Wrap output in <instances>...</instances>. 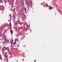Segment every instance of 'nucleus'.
<instances>
[{"instance_id": "obj_8", "label": "nucleus", "mask_w": 62, "mask_h": 62, "mask_svg": "<svg viewBox=\"0 0 62 62\" xmlns=\"http://www.w3.org/2000/svg\"><path fill=\"white\" fill-rule=\"evenodd\" d=\"M11 41L12 42H13V40H12Z\"/></svg>"}, {"instance_id": "obj_19", "label": "nucleus", "mask_w": 62, "mask_h": 62, "mask_svg": "<svg viewBox=\"0 0 62 62\" xmlns=\"http://www.w3.org/2000/svg\"><path fill=\"white\" fill-rule=\"evenodd\" d=\"M8 1L9 2H10V1Z\"/></svg>"}, {"instance_id": "obj_13", "label": "nucleus", "mask_w": 62, "mask_h": 62, "mask_svg": "<svg viewBox=\"0 0 62 62\" xmlns=\"http://www.w3.org/2000/svg\"><path fill=\"white\" fill-rule=\"evenodd\" d=\"M22 11H23V10H22Z\"/></svg>"}, {"instance_id": "obj_9", "label": "nucleus", "mask_w": 62, "mask_h": 62, "mask_svg": "<svg viewBox=\"0 0 62 62\" xmlns=\"http://www.w3.org/2000/svg\"><path fill=\"white\" fill-rule=\"evenodd\" d=\"M10 26H11V24H10Z\"/></svg>"}, {"instance_id": "obj_4", "label": "nucleus", "mask_w": 62, "mask_h": 62, "mask_svg": "<svg viewBox=\"0 0 62 62\" xmlns=\"http://www.w3.org/2000/svg\"><path fill=\"white\" fill-rule=\"evenodd\" d=\"M4 39H6V37H4Z\"/></svg>"}, {"instance_id": "obj_2", "label": "nucleus", "mask_w": 62, "mask_h": 62, "mask_svg": "<svg viewBox=\"0 0 62 62\" xmlns=\"http://www.w3.org/2000/svg\"><path fill=\"white\" fill-rule=\"evenodd\" d=\"M10 32L12 34H13V31L12 30H10Z\"/></svg>"}, {"instance_id": "obj_3", "label": "nucleus", "mask_w": 62, "mask_h": 62, "mask_svg": "<svg viewBox=\"0 0 62 62\" xmlns=\"http://www.w3.org/2000/svg\"><path fill=\"white\" fill-rule=\"evenodd\" d=\"M24 11H26V9L25 8H24Z\"/></svg>"}, {"instance_id": "obj_11", "label": "nucleus", "mask_w": 62, "mask_h": 62, "mask_svg": "<svg viewBox=\"0 0 62 62\" xmlns=\"http://www.w3.org/2000/svg\"><path fill=\"white\" fill-rule=\"evenodd\" d=\"M11 18H12V17H11V16H10V19H11Z\"/></svg>"}, {"instance_id": "obj_15", "label": "nucleus", "mask_w": 62, "mask_h": 62, "mask_svg": "<svg viewBox=\"0 0 62 62\" xmlns=\"http://www.w3.org/2000/svg\"><path fill=\"white\" fill-rule=\"evenodd\" d=\"M5 51V49H4V51Z\"/></svg>"}, {"instance_id": "obj_1", "label": "nucleus", "mask_w": 62, "mask_h": 62, "mask_svg": "<svg viewBox=\"0 0 62 62\" xmlns=\"http://www.w3.org/2000/svg\"><path fill=\"white\" fill-rule=\"evenodd\" d=\"M5 1V3H6H6L7 2V1H6V0H1V1L2 2L3 1Z\"/></svg>"}, {"instance_id": "obj_6", "label": "nucleus", "mask_w": 62, "mask_h": 62, "mask_svg": "<svg viewBox=\"0 0 62 62\" xmlns=\"http://www.w3.org/2000/svg\"><path fill=\"white\" fill-rule=\"evenodd\" d=\"M17 40V39H15V41L16 42V41Z\"/></svg>"}, {"instance_id": "obj_5", "label": "nucleus", "mask_w": 62, "mask_h": 62, "mask_svg": "<svg viewBox=\"0 0 62 62\" xmlns=\"http://www.w3.org/2000/svg\"><path fill=\"white\" fill-rule=\"evenodd\" d=\"M16 44V42H14V43H13V44L14 45H15Z\"/></svg>"}, {"instance_id": "obj_10", "label": "nucleus", "mask_w": 62, "mask_h": 62, "mask_svg": "<svg viewBox=\"0 0 62 62\" xmlns=\"http://www.w3.org/2000/svg\"><path fill=\"white\" fill-rule=\"evenodd\" d=\"M14 11H15V8L14 10Z\"/></svg>"}, {"instance_id": "obj_18", "label": "nucleus", "mask_w": 62, "mask_h": 62, "mask_svg": "<svg viewBox=\"0 0 62 62\" xmlns=\"http://www.w3.org/2000/svg\"><path fill=\"white\" fill-rule=\"evenodd\" d=\"M59 11V12H60V11Z\"/></svg>"}, {"instance_id": "obj_17", "label": "nucleus", "mask_w": 62, "mask_h": 62, "mask_svg": "<svg viewBox=\"0 0 62 62\" xmlns=\"http://www.w3.org/2000/svg\"><path fill=\"white\" fill-rule=\"evenodd\" d=\"M31 3H32V2H31Z\"/></svg>"}, {"instance_id": "obj_16", "label": "nucleus", "mask_w": 62, "mask_h": 62, "mask_svg": "<svg viewBox=\"0 0 62 62\" xmlns=\"http://www.w3.org/2000/svg\"><path fill=\"white\" fill-rule=\"evenodd\" d=\"M20 24L21 25V23H20Z\"/></svg>"}, {"instance_id": "obj_20", "label": "nucleus", "mask_w": 62, "mask_h": 62, "mask_svg": "<svg viewBox=\"0 0 62 62\" xmlns=\"http://www.w3.org/2000/svg\"><path fill=\"white\" fill-rule=\"evenodd\" d=\"M0 3H1V2H0Z\"/></svg>"}, {"instance_id": "obj_14", "label": "nucleus", "mask_w": 62, "mask_h": 62, "mask_svg": "<svg viewBox=\"0 0 62 62\" xmlns=\"http://www.w3.org/2000/svg\"><path fill=\"white\" fill-rule=\"evenodd\" d=\"M1 56V55H0V57Z\"/></svg>"}, {"instance_id": "obj_7", "label": "nucleus", "mask_w": 62, "mask_h": 62, "mask_svg": "<svg viewBox=\"0 0 62 62\" xmlns=\"http://www.w3.org/2000/svg\"><path fill=\"white\" fill-rule=\"evenodd\" d=\"M9 54H10V55H11V53H9Z\"/></svg>"}, {"instance_id": "obj_12", "label": "nucleus", "mask_w": 62, "mask_h": 62, "mask_svg": "<svg viewBox=\"0 0 62 62\" xmlns=\"http://www.w3.org/2000/svg\"><path fill=\"white\" fill-rule=\"evenodd\" d=\"M34 61H35L34 62H36V60H35Z\"/></svg>"}]
</instances>
